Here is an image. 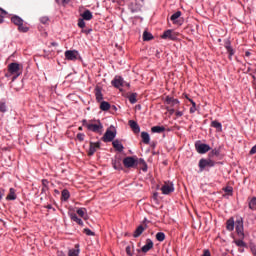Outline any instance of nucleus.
<instances>
[{"instance_id": "obj_1", "label": "nucleus", "mask_w": 256, "mask_h": 256, "mask_svg": "<svg viewBox=\"0 0 256 256\" xmlns=\"http://www.w3.org/2000/svg\"><path fill=\"white\" fill-rule=\"evenodd\" d=\"M21 64L17 62H12L8 65V73L5 77H11L13 75L12 81H15L21 75Z\"/></svg>"}, {"instance_id": "obj_43", "label": "nucleus", "mask_w": 256, "mask_h": 256, "mask_svg": "<svg viewBox=\"0 0 256 256\" xmlns=\"http://www.w3.org/2000/svg\"><path fill=\"white\" fill-rule=\"evenodd\" d=\"M58 5H68L69 1L71 0H55Z\"/></svg>"}, {"instance_id": "obj_57", "label": "nucleus", "mask_w": 256, "mask_h": 256, "mask_svg": "<svg viewBox=\"0 0 256 256\" xmlns=\"http://www.w3.org/2000/svg\"><path fill=\"white\" fill-rule=\"evenodd\" d=\"M176 117H183L182 111H176Z\"/></svg>"}, {"instance_id": "obj_5", "label": "nucleus", "mask_w": 256, "mask_h": 256, "mask_svg": "<svg viewBox=\"0 0 256 256\" xmlns=\"http://www.w3.org/2000/svg\"><path fill=\"white\" fill-rule=\"evenodd\" d=\"M195 149L200 155H205L211 151V146L209 144L201 143V140L195 142Z\"/></svg>"}, {"instance_id": "obj_6", "label": "nucleus", "mask_w": 256, "mask_h": 256, "mask_svg": "<svg viewBox=\"0 0 256 256\" xmlns=\"http://www.w3.org/2000/svg\"><path fill=\"white\" fill-rule=\"evenodd\" d=\"M138 164H139V162H138L137 158H135L133 156H128L123 159V165H124V167H126V169H133V168L137 167Z\"/></svg>"}, {"instance_id": "obj_53", "label": "nucleus", "mask_w": 256, "mask_h": 256, "mask_svg": "<svg viewBox=\"0 0 256 256\" xmlns=\"http://www.w3.org/2000/svg\"><path fill=\"white\" fill-rule=\"evenodd\" d=\"M140 161L143 163L144 167L142 168V171H147V163H145V160L140 159Z\"/></svg>"}, {"instance_id": "obj_17", "label": "nucleus", "mask_w": 256, "mask_h": 256, "mask_svg": "<svg viewBox=\"0 0 256 256\" xmlns=\"http://www.w3.org/2000/svg\"><path fill=\"white\" fill-rule=\"evenodd\" d=\"M128 125L132 129L133 133H140L141 127H139V124L135 122V120H129Z\"/></svg>"}, {"instance_id": "obj_26", "label": "nucleus", "mask_w": 256, "mask_h": 256, "mask_svg": "<svg viewBox=\"0 0 256 256\" xmlns=\"http://www.w3.org/2000/svg\"><path fill=\"white\" fill-rule=\"evenodd\" d=\"M79 244L75 245V248H72L68 251V256H79Z\"/></svg>"}, {"instance_id": "obj_61", "label": "nucleus", "mask_w": 256, "mask_h": 256, "mask_svg": "<svg viewBox=\"0 0 256 256\" xmlns=\"http://www.w3.org/2000/svg\"><path fill=\"white\" fill-rule=\"evenodd\" d=\"M168 112L170 113V115H173V113H175V109H168Z\"/></svg>"}, {"instance_id": "obj_59", "label": "nucleus", "mask_w": 256, "mask_h": 256, "mask_svg": "<svg viewBox=\"0 0 256 256\" xmlns=\"http://www.w3.org/2000/svg\"><path fill=\"white\" fill-rule=\"evenodd\" d=\"M57 256H67V255H65L63 251H58Z\"/></svg>"}, {"instance_id": "obj_58", "label": "nucleus", "mask_w": 256, "mask_h": 256, "mask_svg": "<svg viewBox=\"0 0 256 256\" xmlns=\"http://www.w3.org/2000/svg\"><path fill=\"white\" fill-rule=\"evenodd\" d=\"M251 252L254 256H256V247L255 246L251 247Z\"/></svg>"}, {"instance_id": "obj_21", "label": "nucleus", "mask_w": 256, "mask_h": 256, "mask_svg": "<svg viewBox=\"0 0 256 256\" xmlns=\"http://www.w3.org/2000/svg\"><path fill=\"white\" fill-rule=\"evenodd\" d=\"M80 16L84 21H91L93 19V13L90 10H85Z\"/></svg>"}, {"instance_id": "obj_32", "label": "nucleus", "mask_w": 256, "mask_h": 256, "mask_svg": "<svg viewBox=\"0 0 256 256\" xmlns=\"http://www.w3.org/2000/svg\"><path fill=\"white\" fill-rule=\"evenodd\" d=\"M70 219L77 223L78 225H83V220H81V218H78L77 214L75 213L70 215Z\"/></svg>"}, {"instance_id": "obj_28", "label": "nucleus", "mask_w": 256, "mask_h": 256, "mask_svg": "<svg viewBox=\"0 0 256 256\" xmlns=\"http://www.w3.org/2000/svg\"><path fill=\"white\" fill-rule=\"evenodd\" d=\"M226 229L228 231H233V229H235V220H233V218L227 220Z\"/></svg>"}, {"instance_id": "obj_13", "label": "nucleus", "mask_w": 256, "mask_h": 256, "mask_svg": "<svg viewBox=\"0 0 256 256\" xmlns=\"http://www.w3.org/2000/svg\"><path fill=\"white\" fill-rule=\"evenodd\" d=\"M161 191L163 195H169L170 193H173V191H175V187L173 186V183H165L161 187Z\"/></svg>"}, {"instance_id": "obj_41", "label": "nucleus", "mask_w": 256, "mask_h": 256, "mask_svg": "<svg viewBox=\"0 0 256 256\" xmlns=\"http://www.w3.org/2000/svg\"><path fill=\"white\" fill-rule=\"evenodd\" d=\"M0 113H7V104L5 102L0 103Z\"/></svg>"}, {"instance_id": "obj_20", "label": "nucleus", "mask_w": 256, "mask_h": 256, "mask_svg": "<svg viewBox=\"0 0 256 256\" xmlns=\"http://www.w3.org/2000/svg\"><path fill=\"white\" fill-rule=\"evenodd\" d=\"M112 145L116 151H119V153H121L125 149V147H123V144L119 140H114L112 142Z\"/></svg>"}, {"instance_id": "obj_25", "label": "nucleus", "mask_w": 256, "mask_h": 256, "mask_svg": "<svg viewBox=\"0 0 256 256\" xmlns=\"http://www.w3.org/2000/svg\"><path fill=\"white\" fill-rule=\"evenodd\" d=\"M143 231H145V227H143V225L138 226L134 231L133 237L136 239L137 237H141V235H143Z\"/></svg>"}, {"instance_id": "obj_24", "label": "nucleus", "mask_w": 256, "mask_h": 256, "mask_svg": "<svg viewBox=\"0 0 256 256\" xmlns=\"http://www.w3.org/2000/svg\"><path fill=\"white\" fill-rule=\"evenodd\" d=\"M11 22L16 25L17 27H19V25H22V23H24V21L22 20L21 17L14 15L11 17Z\"/></svg>"}, {"instance_id": "obj_8", "label": "nucleus", "mask_w": 256, "mask_h": 256, "mask_svg": "<svg viewBox=\"0 0 256 256\" xmlns=\"http://www.w3.org/2000/svg\"><path fill=\"white\" fill-rule=\"evenodd\" d=\"M198 167L200 171H205L206 167H215V161L211 159L202 158L199 161Z\"/></svg>"}, {"instance_id": "obj_47", "label": "nucleus", "mask_w": 256, "mask_h": 256, "mask_svg": "<svg viewBox=\"0 0 256 256\" xmlns=\"http://www.w3.org/2000/svg\"><path fill=\"white\" fill-rule=\"evenodd\" d=\"M0 17H7V11H5L3 8H0Z\"/></svg>"}, {"instance_id": "obj_36", "label": "nucleus", "mask_w": 256, "mask_h": 256, "mask_svg": "<svg viewBox=\"0 0 256 256\" xmlns=\"http://www.w3.org/2000/svg\"><path fill=\"white\" fill-rule=\"evenodd\" d=\"M128 100L132 105H135V103H137V93H132L131 95H129Z\"/></svg>"}, {"instance_id": "obj_64", "label": "nucleus", "mask_w": 256, "mask_h": 256, "mask_svg": "<svg viewBox=\"0 0 256 256\" xmlns=\"http://www.w3.org/2000/svg\"><path fill=\"white\" fill-rule=\"evenodd\" d=\"M186 99H188V101L191 103V105H193V103H195V101H193V99L188 98L187 96H186Z\"/></svg>"}, {"instance_id": "obj_15", "label": "nucleus", "mask_w": 256, "mask_h": 256, "mask_svg": "<svg viewBox=\"0 0 256 256\" xmlns=\"http://www.w3.org/2000/svg\"><path fill=\"white\" fill-rule=\"evenodd\" d=\"M112 166L113 169H115L116 171H123V164L121 162V158H114L112 159Z\"/></svg>"}, {"instance_id": "obj_45", "label": "nucleus", "mask_w": 256, "mask_h": 256, "mask_svg": "<svg viewBox=\"0 0 256 256\" xmlns=\"http://www.w3.org/2000/svg\"><path fill=\"white\" fill-rule=\"evenodd\" d=\"M40 22L43 24V25H47L49 23V18L48 17H41L40 18Z\"/></svg>"}, {"instance_id": "obj_54", "label": "nucleus", "mask_w": 256, "mask_h": 256, "mask_svg": "<svg viewBox=\"0 0 256 256\" xmlns=\"http://www.w3.org/2000/svg\"><path fill=\"white\" fill-rule=\"evenodd\" d=\"M42 185H43L44 187H47V185H49V180H47V179H42Z\"/></svg>"}, {"instance_id": "obj_4", "label": "nucleus", "mask_w": 256, "mask_h": 256, "mask_svg": "<svg viewBox=\"0 0 256 256\" xmlns=\"http://www.w3.org/2000/svg\"><path fill=\"white\" fill-rule=\"evenodd\" d=\"M115 137H117V130L115 129V127L111 126L104 133L102 141L104 143H111V141H113Z\"/></svg>"}, {"instance_id": "obj_23", "label": "nucleus", "mask_w": 256, "mask_h": 256, "mask_svg": "<svg viewBox=\"0 0 256 256\" xmlns=\"http://www.w3.org/2000/svg\"><path fill=\"white\" fill-rule=\"evenodd\" d=\"M141 139L142 143H144L145 145H149V143H151V137L147 132H141Z\"/></svg>"}, {"instance_id": "obj_29", "label": "nucleus", "mask_w": 256, "mask_h": 256, "mask_svg": "<svg viewBox=\"0 0 256 256\" xmlns=\"http://www.w3.org/2000/svg\"><path fill=\"white\" fill-rule=\"evenodd\" d=\"M111 109V104L107 101H102L100 103V110L101 111H109Z\"/></svg>"}, {"instance_id": "obj_52", "label": "nucleus", "mask_w": 256, "mask_h": 256, "mask_svg": "<svg viewBox=\"0 0 256 256\" xmlns=\"http://www.w3.org/2000/svg\"><path fill=\"white\" fill-rule=\"evenodd\" d=\"M3 197H5V190L4 189H0V201L3 200Z\"/></svg>"}, {"instance_id": "obj_16", "label": "nucleus", "mask_w": 256, "mask_h": 256, "mask_svg": "<svg viewBox=\"0 0 256 256\" xmlns=\"http://www.w3.org/2000/svg\"><path fill=\"white\" fill-rule=\"evenodd\" d=\"M152 247H153V240L148 238L146 239V244L141 248V251L142 253H149Z\"/></svg>"}, {"instance_id": "obj_2", "label": "nucleus", "mask_w": 256, "mask_h": 256, "mask_svg": "<svg viewBox=\"0 0 256 256\" xmlns=\"http://www.w3.org/2000/svg\"><path fill=\"white\" fill-rule=\"evenodd\" d=\"M88 131L103 135V123H101V120H91L90 125H88Z\"/></svg>"}, {"instance_id": "obj_37", "label": "nucleus", "mask_w": 256, "mask_h": 256, "mask_svg": "<svg viewBox=\"0 0 256 256\" xmlns=\"http://www.w3.org/2000/svg\"><path fill=\"white\" fill-rule=\"evenodd\" d=\"M18 31H19L20 33H27V31H29V27H27L26 25H24V24L22 23V25H19V26H18Z\"/></svg>"}, {"instance_id": "obj_60", "label": "nucleus", "mask_w": 256, "mask_h": 256, "mask_svg": "<svg viewBox=\"0 0 256 256\" xmlns=\"http://www.w3.org/2000/svg\"><path fill=\"white\" fill-rule=\"evenodd\" d=\"M46 209H53V211H55V208H53V206H52L51 204H48V205L46 206Z\"/></svg>"}, {"instance_id": "obj_31", "label": "nucleus", "mask_w": 256, "mask_h": 256, "mask_svg": "<svg viewBox=\"0 0 256 256\" xmlns=\"http://www.w3.org/2000/svg\"><path fill=\"white\" fill-rule=\"evenodd\" d=\"M151 131L153 133H163L165 131V126H153Z\"/></svg>"}, {"instance_id": "obj_34", "label": "nucleus", "mask_w": 256, "mask_h": 256, "mask_svg": "<svg viewBox=\"0 0 256 256\" xmlns=\"http://www.w3.org/2000/svg\"><path fill=\"white\" fill-rule=\"evenodd\" d=\"M249 209H251L252 211L256 210V197H252L249 201Z\"/></svg>"}, {"instance_id": "obj_56", "label": "nucleus", "mask_w": 256, "mask_h": 256, "mask_svg": "<svg viewBox=\"0 0 256 256\" xmlns=\"http://www.w3.org/2000/svg\"><path fill=\"white\" fill-rule=\"evenodd\" d=\"M203 256H211V252L209 250H204Z\"/></svg>"}, {"instance_id": "obj_14", "label": "nucleus", "mask_w": 256, "mask_h": 256, "mask_svg": "<svg viewBox=\"0 0 256 256\" xmlns=\"http://www.w3.org/2000/svg\"><path fill=\"white\" fill-rule=\"evenodd\" d=\"M101 147V142H90V147L88 150V155L89 157H92V155H95L97 152V149H100Z\"/></svg>"}, {"instance_id": "obj_50", "label": "nucleus", "mask_w": 256, "mask_h": 256, "mask_svg": "<svg viewBox=\"0 0 256 256\" xmlns=\"http://www.w3.org/2000/svg\"><path fill=\"white\" fill-rule=\"evenodd\" d=\"M255 153H256V144L249 151V155H255Z\"/></svg>"}, {"instance_id": "obj_46", "label": "nucleus", "mask_w": 256, "mask_h": 256, "mask_svg": "<svg viewBox=\"0 0 256 256\" xmlns=\"http://www.w3.org/2000/svg\"><path fill=\"white\" fill-rule=\"evenodd\" d=\"M195 111H197V104L193 103L192 107L190 108V113H195Z\"/></svg>"}, {"instance_id": "obj_55", "label": "nucleus", "mask_w": 256, "mask_h": 256, "mask_svg": "<svg viewBox=\"0 0 256 256\" xmlns=\"http://www.w3.org/2000/svg\"><path fill=\"white\" fill-rule=\"evenodd\" d=\"M91 31H93V30L92 29H88V30L82 29L81 33H85V35H89V33H91Z\"/></svg>"}, {"instance_id": "obj_12", "label": "nucleus", "mask_w": 256, "mask_h": 256, "mask_svg": "<svg viewBox=\"0 0 256 256\" xmlns=\"http://www.w3.org/2000/svg\"><path fill=\"white\" fill-rule=\"evenodd\" d=\"M224 47L228 53V59L229 61H233V55H235V49H233V46H231V40H225Z\"/></svg>"}, {"instance_id": "obj_33", "label": "nucleus", "mask_w": 256, "mask_h": 256, "mask_svg": "<svg viewBox=\"0 0 256 256\" xmlns=\"http://www.w3.org/2000/svg\"><path fill=\"white\" fill-rule=\"evenodd\" d=\"M151 40H153V34H151V32L144 31L143 32V41H151Z\"/></svg>"}, {"instance_id": "obj_63", "label": "nucleus", "mask_w": 256, "mask_h": 256, "mask_svg": "<svg viewBox=\"0 0 256 256\" xmlns=\"http://www.w3.org/2000/svg\"><path fill=\"white\" fill-rule=\"evenodd\" d=\"M186 99H188V101L191 103V105H193V103H195V101H193V99L188 98L187 96H186Z\"/></svg>"}, {"instance_id": "obj_11", "label": "nucleus", "mask_w": 256, "mask_h": 256, "mask_svg": "<svg viewBox=\"0 0 256 256\" xmlns=\"http://www.w3.org/2000/svg\"><path fill=\"white\" fill-rule=\"evenodd\" d=\"M65 59L67 61H77V57H79V51L77 50H67L64 53Z\"/></svg>"}, {"instance_id": "obj_22", "label": "nucleus", "mask_w": 256, "mask_h": 256, "mask_svg": "<svg viewBox=\"0 0 256 256\" xmlns=\"http://www.w3.org/2000/svg\"><path fill=\"white\" fill-rule=\"evenodd\" d=\"M17 199V194L14 188H10L8 195L6 196L7 201H15Z\"/></svg>"}, {"instance_id": "obj_19", "label": "nucleus", "mask_w": 256, "mask_h": 256, "mask_svg": "<svg viewBox=\"0 0 256 256\" xmlns=\"http://www.w3.org/2000/svg\"><path fill=\"white\" fill-rule=\"evenodd\" d=\"M94 91H95L96 101L98 103H101L103 101V92H101V87L97 86Z\"/></svg>"}, {"instance_id": "obj_39", "label": "nucleus", "mask_w": 256, "mask_h": 256, "mask_svg": "<svg viewBox=\"0 0 256 256\" xmlns=\"http://www.w3.org/2000/svg\"><path fill=\"white\" fill-rule=\"evenodd\" d=\"M87 213V209L86 208H80L77 210V215H79V217H85V214Z\"/></svg>"}, {"instance_id": "obj_62", "label": "nucleus", "mask_w": 256, "mask_h": 256, "mask_svg": "<svg viewBox=\"0 0 256 256\" xmlns=\"http://www.w3.org/2000/svg\"><path fill=\"white\" fill-rule=\"evenodd\" d=\"M245 57H251V52L246 51V52H245Z\"/></svg>"}, {"instance_id": "obj_9", "label": "nucleus", "mask_w": 256, "mask_h": 256, "mask_svg": "<svg viewBox=\"0 0 256 256\" xmlns=\"http://www.w3.org/2000/svg\"><path fill=\"white\" fill-rule=\"evenodd\" d=\"M181 11H177L176 13L172 14L170 20L173 22L174 25L181 27L183 25L184 20L181 18Z\"/></svg>"}, {"instance_id": "obj_40", "label": "nucleus", "mask_w": 256, "mask_h": 256, "mask_svg": "<svg viewBox=\"0 0 256 256\" xmlns=\"http://www.w3.org/2000/svg\"><path fill=\"white\" fill-rule=\"evenodd\" d=\"M83 233H85V235H88V237H94V235H95V232L91 231V229H89V228H85L83 230Z\"/></svg>"}, {"instance_id": "obj_27", "label": "nucleus", "mask_w": 256, "mask_h": 256, "mask_svg": "<svg viewBox=\"0 0 256 256\" xmlns=\"http://www.w3.org/2000/svg\"><path fill=\"white\" fill-rule=\"evenodd\" d=\"M165 102L167 103V105H179V101L171 96H167Z\"/></svg>"}, {"instance_id": "obj_42", "label": "nucleus", "mask_w": 256, "mask_h": 256, "mask_svg": "<svg viewBox=\"0 0 256 256\" xmlns=\"http://www.w3.org/2000/svg\"><path fill=\"white\" fill-rule=\"evenodd\" d=\"M78 27L80 29H85V20L83 18L78 19Z\"/></svg>"}, {"instance_id": "obj_48", "label": "nucleus", "mask_w": 256, "mask_h": 256, "mask_svg": "<svg viewBox=\"0 0 256 256\" xmlns=\"http://www.w3.org/2000/svg\"><path fill=\"white\" fill-rule=\"evenodd\" d=\"M219 150L218 149H213L212 151H211V155H214L215 157H219Z\"/></svg>"}, {"instance_id": "obj_35", "label": "nucleus", "mask_w": 256, "mask_h": 256, "mask_svg": "<svg viewBox=\"0 0 256 256\" xmlns=\"http://www.w3.org/2000/svg\"><path fill=\"white\" fill-rule=\"evenodd\" d=\"M234 243L237 247H241V248L247 247V243H245V241H243V238H241L239 240H234Z\"/></svg>"}, {"instance_id": "obj_3", "label": "nucleus", "mask_w": 256, "mask_h": 256, "mask_svg": "<svg viewBox=\"0 0 256 256\" xmlns=\"http://www.w3.org/2000/svg\"><path fill=\"white\" fill-rule=\"evenodd\" d=\"M112 87H115V89H119V91H123L122 87H131L130 83L125 82L123 77L116 75L114 79L111 81Z\"/></svg>"}, {"instance_id": "obj_18", "label": "nucleus", "mask_w": 256, "mask_h": 256, "mask_svg": "<svg viewBox=\"0 0 256 256\" xmlns=\"http://www.w3.org/2000/svg\"><path fill=\"white\" fill-rule=\"evenodd\" d=\"M210 127H213L214 129H216L218 133H221L223 131V124H221V122L217 120H213L210 124Z\"/></svg>"}, {"instance_id": "obj_38", "label": "nucleus", "mask_w": 256, "mask_h": 256, "mask_svg": "<svg viewBox=\"0 0 256 256\" xmlns=\"http://www.w3.org/2000/svg\"><path fill=\"white\" fill-rule=\"evenodd\" d=\"M156 239H157V241H160V242L165 241V233H163V232H158V233L156 234Z\"/></svg>"}, {"instance_id": "obj_51", "label": "nucleus", "mask_w": 256, "mask_h": 256, "mask_svg": "<svg viewBox=\"0 0 256 256\" xmlns=\"http://www.w3.org/2000/svg\"><path fill=\"white\" fill-rule=\"evenodd\" d=\"M126 253H127V255H129V256H133V253H131V246H127V247H126Z\"/></svg>"}, {"instance_id": "obj_49", "label": "nucleus", "mask_w": 256, "mask_h": 256, "mask_svg": "<svg viewBox=\"0 0 256 256\" xmlns=\"http://www.w3.org/2000/svg\"><path fill=\"white\" fill-rule=\"evenodd\" d=\"M82 125L83 127H86V129H88V125H91V121L90 122H87V120H82Z\"/></svg>"}, {"instance_id": "obj_30", "label": "nucleus", "mask_w": 256, "mask_h": 256, "mask_svg": "<svg viewBox=\"0 0 256 256\" xmlns=\"http://www.w3.org/2000/svg\"><path fill=\"white\" fill-rule=\"evenodd\" d=\"M69 197H71V194L69 193V190H67V189L62 190L61 200L62 201H68Z\"/></svg>"}, {"instance_id": "obj_44", "label": "nucleus", "mask_w": 256, "mask_h": 256, "mask_svg": "<svg viewBox=\"0 0 256 256\" xmlns=\"http://www.w3.org/2000/svg\"><path fill=\"white\" fill-rule=\"evenodd\" d=\"M76 137H77L78 141H80V142L85 141V134L84 133H78Z\"/></svg>"}, {"instance_id": "obj_10", "label": "nucleus", "mask_w": 256, "mask_h": 256, "mask_svg": "<svg viewBox=\"0 0 256 256\" xmlns=\"http://www.w3.org/2000/svg\"><path fill=\"white\" fill-rule=\"evenodd\" d=\"M236 233L240 239H245V232L243 231V219L236 220Z\"/></svg>"}, {"instance_id": "obj_7", "label": "nucleus", "mask_w": 256, "mask_h": 256, "mask_svg": "<svg viewBox=\"0 0 256 256\" xmlns=\"http://www.w3.org/2000/svg\"><path fill=\"white\" fill-rule=\"evenodd\" d=\"M162 39H169L170 41H177L179 37V32H175L174 30L168 29L164 31L162 34Z\"/></svg>"}]
</instances>
